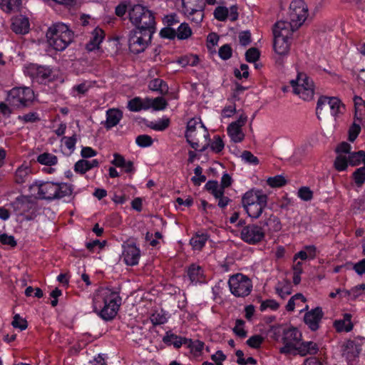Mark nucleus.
<instances>
[{
  "mask_svg": "<svg viewBox=\"0 0 365 365\" xmlns=\"http://www.w3.org/2000/svg\"><path fill=\"white\" fill-rule=\"evenodd\" d=\"M121 304L118 293L108 287L97 289L93 299L94 312L103 320H112L117 314Z\"/></svg>",
  "mask_w": 365,
  "mask_h": 365,
  "instance_id": "f257e3e1",
  "label": "nucleus"
},
{
  "mask_svg": "<svg viewBox=\"0 0 365 365\" xmlns=\"http://www.w3.org/2000/svg\"><path fill=\"white\" fill-rule=\"evenodd\" d=\"M29 190L36 192L39 198L48 200L69 196L73 191L70 185L52 182H35L29 186Z\"/></svg>",
  "mask_w": 365,
  "mask_h": 365,
  "instance_id": "f03ea898",
  "label": "nucleus"
},
{
  "mask_svg": "<svg viewBox=\"0 0 365 365\" xmlns=\"http://www.w3.org/2000/svg\"><path fill=\"white\" fill-rule=\"evenodd\" d=\"M46 36L51 47L56 51H63L73 41L74 34L66 24L57 23L48 28Z\"/></svg>",
  "mask_w": 365,
  "mask_h": 365,
  "instance_id": "7ed1b4c3",
  "label": "nucleus"
},
{
  "mask_svg": "<svg viewBox=\"0 0 365 365\" xmlns=\"http://www.w3.org/2000/svg\"><path fill=\"white\" fill-rule=\"evenodd\" d=\"M129 20L135 29L155 33V14L142 4H134L129 9Z\"/></svg>",
  "mask_w": 365,
  "mask_h": 365,
  "instance_id": "20e7f679",
  "label": "nucleus"
},
{
  "mask_svg": "<svg viewBox=\"0 0 365 365\" xmlns=\"http://www.w3.org/2000/svg\"><path fill=\"white\" fill-rule=\"evenodd\" d=\"M267 195L258 189L247 191L242 197V205L249 217L258 219L267 206Z\"/></svg>",
  "mask_w": 365,
  "mask_h": 365,
  "instance_id": "39448f33",
  "label": "nucleus"
},
{
  "mask_svg": "<svg viewBox=\"0 0 365 365\" xmlns=\"http://www.w3.org/2000/svg\"><path fill=\"white\" fill-rule=\"evenodd\" d=\"M294 31L286 21H277L273 29L274 49L279 55H285L289 50V39Z\"/></svg>",
  "mask_w": 365,
  "mask_h": 365,
  "instance_id": "423d86ee",
  "label": "nucleus"
},
{
  "mask_svg": "<svg viewBox=\"0 0 365 365\" xmlns=\"http://www.w3.org/2000/svg\"><path fill=\"white\" fill-rule=\"evenodd\" d=\"M34 93L29 87L13 88L8 93L6 101L14 109L29 107L33 102Z\"/></svg>",
  "mask_w": 365,
  "mask_h": 365,
  "instance_id": "0eeeda50",
  "label": "nucleus"
},
{
  "mask_svg": "<svg viewBox=\"0 0 365 365\" xmlns=\"http://www.w3.org/2000/svg\"><path fill=\"white\" fill-rule=\"evenodd\" d=\"M208 136L207 130L200 119L192 118L187 122L185 138L193 149L197 150L201 140L202 138L206 140Z\"/></svg>",
  "mask_w": 365,
  "mask_h": 365,
  "instance_id": "6e6552de",
  "label": "nucleus"
},
{
  "mask_svg": "<svg viewBox=\"0 0 365 365\" xmlns=\"http://www.w3.org/2000/svg\"><path fill=\"white\" fill-rule=\"evenodd\" d=\"M343 105L336 97L321 96L317 101L316 114L319 120L325 118L329 115L336 116L341 113Z\"/></svg>",
  "mask_w": 365,
  "mask_h": 365,
  "instance_id": "1a4fd4ad",
  "label": "nucleus"
},
{
  "mask_svg": "<svg viewBox=\"0 0 365 365\" xmlns=\"http://www.w3.org/2000/svg\"><path fill=\"white\" fill-rule=\"evenodd\" d=\"M294 94L304 101H311L314 94V82L304 73H299L297 78L290 81Z\"/></svg>",
  "mask_w": 365,
  "mask_h": 365,
  "instance_id": "9d476101",
  "label": "nucleus"
},
{
  "mask_svg": "<svg viewBox=\"0 0 365 365\" xmlns=\"http://www.w3.org/2000/svg\"><path fill=\"white\" fill-rule=\"evenodd\" d=\"M307 16L308 8L304 0H293L289 6V21H287L290 25V29L297 30L305 21Z\"/></svg>",
  "mask_w": 365,
  "mask_h": 365,
  "instance_id": "9b49d317",
  "label": "nucleus"
},
{
  "mask_svg": "<svg viewBox=\"0 0 365 365\" xmlns=\"http://www.w3.org/2000/svg\"><path fill=\"white\" fill-rule=\"evenodd\" d=\"M228 285L231 293L237 297H245L252 289L251 279L241 273L232 275L228 280Z\"/></svg>",
  "mask_w": 365,
  "mask_h": 365,
  "instance_id": "f8f14e48",
  "label": "nucleus"
},
{
  "mask_svg": "<svg viewBox=\"0 0 365 365\" xmlns=\"http://www.w3.org/2000/svg\"><path fill=\"white\" fill-rule=\"evenodd\" d=\"M153 34L139 29L131 31L128 38L130 51L135 54L144 51L150 43Z\"/></svg>",
  "mask_w": 365,
  "mask_h": 365,
  "instance_id": "ddd939ff",
  "label": "nucleus"
},
{
  "mask_svg": "<svg viewBox=\"0 0 365 365\" xmlns=\"http://www.w3.org/2000/svg\"><path fill=\"white\" fill-rule=\"evenodd\" d=\"M264 237L265 231L263 227L257 224H249L242 227L240 230V239L249 245L258 244Z\"/></svg>",
  "mask_w": 365,
  "mask_h": 365,
  "instance_id": "4468645a",
  "label": "nucleus"
},
{
  "mask_svg": "<svg viewBox=\"0 0 365 365\" xmlns=\"http://www.w3.org/2000/svg\"><path fill=\"white\" fill-rule=\"evenodd\" d=\"M301 340L302 334L297 329L292 327L284 329L281 339L284 346L279 348V352L286 355L294 353L295 346Z\"/></svg>",
  "mask_w": 365,
  "mask_h": 365,
  "instance_id": "2eb2a0df",
  "label": "nucleus"
},
{
  "mask_svg": "<svg viewBox=\"0 0 365 365\" xmlns=\"http://www.w3.org/2000/svg\"><path fill=\"white\" fill-rule=\"evenodd\" d=\"M351 150V145L346 143L342 142L339 143L335 149L337 156L334 161V168L338 171L345 170L349 164L347 153Z\"/></svg>",
  "mask_w": 365,
  "mask_h": 365,
  "instance_id": "dca6fc26",
  "label": "nucleus"
},
{
  "mask_svg": "<svg viewBox=\"0 0 365 365\" xmlns=\"http://www.w3.org/2000/svg\"><path fill=\"white\" fill-rule=\"evenodd\" d=\"M140 251L134 244H128L123 246L122 257L127 265L134 266L138 263Z\"/></svg>",
  "mask_w": 365,
  "mask_h": 365,
  "instance_id": "f3484780",
  "label": "nucleus"
},
{
  "mask_svg": "<svg viewBox=\"0 0 365 365\" xmlns=\"http://www.w3.org/2000/svg\"><path fill=\"white\" fill-rule=\"evenodd\" d=\"M361 350V343L356 340H348L342 345V355L349 361L358 357Z\"/></svg>",
  "mask_w": 365,
  "mask_h": 365,
  "instance_id": "a211bd4d",
  "label": "nucleus"
},
{
  "mask_svg": "<svg viewBox=\"0 0 365 365\" xmlns=\"http://www.w3.org/2000/svg\"><path fill=\"white\" fill-rule=\"evenodd\" d=\"M323 315L322 308L316 307L305 314L304 320L311 330L316 331L319 328V322Z\"/></svg>",
  "mask_w": 365,
  "mask_h": 365,
  "instance_id": "6ab92c4d",
  "label": "nucleus"
},
{
  "mask_svg": "<svg viewBox=\"0 0 365 365\" xmlns=\"http://www.w3.org/2000/svg\"><path fill=\"white\" fill-rule=\"evenodd\" d=\"M105 38V33L103 29L99 27L95 28L91 33L88 42L86 44V49L88 51H93L98 49L100 44Z\"/></svg>",
  "mask_w": 365,
  "mask_h": 365,
  "instance_id": "aec40b11",
  "label": "nucleus"
},
{
  "mask_svg": "<svg viewBox=\"0 0 365 365\" xmlns=\"http://www.w3.org/2000/svg\"><path fill=\"white\" fill-rule=\"evenodd\" d=\"M29 19L24 16L19 15L11 19V28L17 34H25L29 31Z\"/></svg>",
  "mask_w": 365,
  "mask_h": 365,
  "instance_id": "412c9836",
  "label": "nucleus"
},
{
  "mask_svg": "<svg viewBox=\"0 0 365 365\" xmlns=\"http://www.w3.org/2000/svg\"><path fill=\"white\" fill-rule=\"evenodd\" d=\"M319 351L317 344L313 341L298 342L294 348V353L292 354H299L301 356H305L308 354L314 355Z\"/></svg>",
  "mask_w": 365,
  "mask_h": 365,
  "instance_id": "4be33fe9",
  "label": "nucleus"
},
{
  "mask_svg": "<svg viewBox=\"0 0 365 365\" xmlns=\"http://www.w3.org/2000/svg\"><path fill=\"white\" fill-rule=\"evenodd\" d=\"M34 78L40 83L46 84L53 80L54 76L51 68L46 66H37L33 68Z\"/></svg>",
  "mask_w": 365,
  "mask_h": 365,
  "instance_id": "5701e85b",
  "label": "nucleus"
},
{
  "mask_svg": "<svg viewBox=\"0 0 365 365\" xmlns=\"http://www.w3.org/2000/svg\"><path fill=\"white\" fill-rule=\"evenodd\" d=\"M192 0H182V5L191 20L196 24H199L202 21L204 14L202 6H197L196 7H192L190 5Z\"/></svg>",
  "mask_w": 365,
  "mask_h": 365,
  "instance_id": "b1692460",
  "label": "nucleus"
},
{
  "mask_svg": "<svg viewBox=\"0 0 365 365\" xmlns=\"http://www.w3.org/2000/svg\"><path fill=\"white\" fill-rule=\"evenodd\" d=\"M99 164V161L97 159L92 160L81 159L75 163L74 170L75 172L83 175L91 169L98 167Z\"/></svg>",
  "mask_w": 365,
  "mask_h": 365,
  "instance_id": "393cba45",
  "label": "nucleus"
},
{
  "mask_svg": "<svg viewBox=\"0 0 365 365\" xmlns=\"http://www.w3.org/2000/svg\"><path fill=\"white\" fill-rule=\"evenodd\" d=\"M106 116L105 127L107 129H110L118 124L123 117V113L118 109H109L106 112Z\"/></svg>",
  "mask_w": 365,
  "mask_h": 365,
  "instance_id": "a878e982",
  "label": "nucleus"
},
{
  "mask_svg": "<svg viewBox=\"0 0 365 365\" xmlns=\"http://www.w3.org/2000/svg\"><path fill=\"white\" fill-rule=\"evenodd\" d=\"M187 276L192 283L202 281L203 271L200 266L195 264H191L187 269Z\"/></svg>",
  "mask_w": 365,
  "mask_h": 365,
  "instance_id": "bb28decb",
  "label": "nucleus"
},
{
  "mask_svg": "<svg viewBox=\"0 0 365 365\" xmlns=\"http://www.w3.org/2000/svg\"><path fill=\"white\" fill-rule=\"evenodd\" d=\"M31 170L29 166L22 165L16 170L15 173V182L18 184H22L26 182L30 177Z\"/></svg>",
  "mask_w": 365,
  "mask_h": 365,
  "instance_id": "cd10ccee",
  "label": "nucleus"
},
{
  "mask_svg": "<svg viewBox=\"0 0 365 365\" xmlns=\"http://www.w3.org/2000/svg\"><path fill=\"white\" fill-rule=\"evenodd\" d=\"M262 223L263 227H267L271 232H278L282 229L279 219L274 215H270Z\"/></svg>",
  "mask_w": 365,
  "mask_h": 365,
  "instance_id": "c85d7f7f",
  "label": "nucleus"
},
{
  "mask_svg": "<svg viewBox=\"0 0 365 365\" xmlns=\"http://www.w3.org/2000/svg\"><path fill=\"white\" fill-rule=\"evenodd\" d=\"M316 256V247L313 245L306 246L304 250L296 253L294 256V261L297 259L306 260L307 259H314Z\"/></svg>",
  "mask_w": 365,
  "mask_h": 365,
  "instance_id": "c756f323",
  "label": "nucleus"
},
{
  "mask_svg": "<svg viewBox=\"0 0 365 365\" xmlns=\"http://www.w3.org/2000/svg\"><path fill=\"white\" fill-rule=\"evenodd\" d=\"M227 133L235 143H240L245 138L242 128L235 125V124H230L227 127Z\"/></svg>",
  "mask_w": 365,
  "mask_h": 365,
  "instance_id": "7c9ffc66",
  "label": "nucleus"
},
{
  "mask_svg": "<svg viewBox=\"0 0 365 365\" xmlns=\"http://www.w3.org/2000/svg\"><path fill=\"white\" fill-rule=\"evenodd\" d=\"M128 108L131 111L138 112L149 108L150 105L146 103V99L143 101L141 98L136 97L128 101Z\"/></svg>",
  "mask_w": 365,
  "mask_h": 365,
  "instance_id": "2f4dec72",
  "label": "nucleus"
},
{
  "mask_svg": "<svg viewBox=\"0 0 365 365\" xmlns=\"http://www.w3.org/2000/svg\"><path fill=\"white\" fill-rule=\"evenodd\" d=\"M148 87L150 90L158 91L161 94H165L168 91L166 83L160 78H155L149 82Z\"/></svg>",
  "mask_w": 365,
  "mask_h": 365,
  "instance_id": "473e14b6",
  "label": "nucleus"
},
{
  "mask_svg": "<svg viewBox=\"0 0 365 365\" xmlns=\"http://www.w3.org/2000/svg\"><path fill=\"white\" fill-rule=\"evenodd\" d=\"M21 4V0H0V7L6 13L18 11Z\"/></svg>",
  "mask_w": 365,
  "mask_h": 365,
  "instance_id": "72a5a7b5",
  "label": "nucleus"
},
{
  "mask_svg": "<svg viewBox=\"0 0 365 365\" xmlns=\"http://www.w3.org/2000/svg\"><path fill=\"white\" fill-rule=\"evenodd\" d=\"M208 237L206 234H196L193 236L190 243L195 250H201L205 245Z\"/></svg>",
  "mask_w": 365,
  "mask_h": 365,
  "instance_id": "f704fd0d",
  "label": "nucleus"
},
{
  "mask_svg": "<svg viewBox=\"0 0 365 365\" xmlns=\"http://www.w3.org/2000/svg\"><path fill=\"white\" fill-rule=\"evenodd\" d=\"M37 161L42 165L51 166L57 164L58 158L51 153H43L38 156Z\"/></svg>",
  "mask_w": 365,
  "mask_h": 365,
  "instance_id": "c9c22d12",
  "label": "nucleus"
},
{
  "mask_svg": "<svg viewBox=\"0 0 365 365\" xmlns=\"http://www.w3.org/2000/svg\"><path fill=\"white\" fill-rule=\"evenodd\" d=\"M163 341L168 344H173L175 348H180L185 341V339L178 336L173 334H168L163 337Z\"/></svg>",
  "mask_w": 365,
  "mask_h": 365,
  "instance_id": "e433bc0d",
  "label": "nucleus"
},
{
  "mask_svg": "<svg viewBox=\"0 0 365 365\" xmlns=\"http://www.w3.org/2000/svg\"><path fill=\"white\" fill-rule=\"evenodd\" d=\"M146 103H149L150 107H152L155 110H164L168 106L167 101L163 97H157L154 99L147 98Z\"/></svg>",
  "mask_w": 365,
  "mask_h": 365,
  "instance_id": "4c0bfd02",
  "label": "nucleus"
},
{
  "mask_svg": "<svg viewBox=\"0 0 365 365\" xmlns=\"http://www.w3.org/2000/svg\"><path fill=\"white\" fill-rule=\"evenodd\" d=\"M349 164L351 166H356L362 162L363 157H364V151L359 150L358 152L347 153Z\"/></svg>",
  "mask_w": 365,
  "mask_h": 365,
  "instance_id": "58836bf2",
  "label": "nucleus"
},
{
  "mask_svg": "<svg viewBox=\"0 0 365 365\" xmlns=\"http://www.w3.org/2000/svg\"><path fill=\"white\" fill-rule=\"evenodd\" d=\"M178 39H187L192 35V30L187 23H182L177 29Z\"/></svg>",
  "mask_w": 365,
  "mask_h": 365,
  "instance_id": "ea45409f",
  "label": "nucleus"
},
{
  "mask_svg": "<svg viewBox=\"0 0 365 365\" xmlns=\"http://www.w3.org/2000/svg\"><path fill=\"white\" fill-rule=\"evenodd\" d=\"M353 178L358 187L365 182V166L357 168L353 173Z\"/></svg>",
  "mask_w": 365,
  "mask_h": 365,
  "instance_id": "a19ab883",
  "label": "nucleus"
},
{
  "mask_svg": "<svg viewBox=\"0 0 365 365\" xmlns=\"http://www.w3.org/2000/svg\"><path fill=\"white\" fill-rule=\"evenodd\" d=\"M210 146L213 152L219 153L223 150L225 144L220 135H215Z\"/></svg>",
  "mask_w": 365,
  "mask_h": 365,
  "instance_id": "79ce46f5",
  "label": "nucleus"
},
{
  "mask_svg": "<svg viewBox=\"0 0 365 365\" xmlns=\"http://www.w3.org/2000/svg\"><path fill=\"white\" fill-rule=\"evenodd\" d=\"M195 176L191 178L192 182L195 185H200L202 182L206 180L205 175H202V168L200 166H197L194 170Z\"/></svg>",
  "mask_w": 365,
  "mask_h": 365,
  "instance_id": "37998d69",
  "label": "nucleus"
},
{
  "mask_svg": "<svg viewBox=\"0 0 365 365\" xmlns=\"http://www.w3.org/2000/svg\"><path fill=\"white\" fill-rule=\"evenodd\" d=\"M134 4L130 2H121L115 9V14L119 17H123L127 12L129 14V9Z\"/></svg>",
  "mask_w": 365,
  "mask_h": 365,
  "instance_id": "c03bdc74",
  "label": "nucleus"
},
{
  "mask_svg": "<svg viewBox=\"0 0 365 365\" xmlns=\"http://www.w3.org/2000/svg\"><path fill=\"white\" fill-rule=\"evenodd\" d=\"M229 9L225 6H217L214 11V16L216 19L220 21H225L228 17Z\"/></svg>",
  "mask_w": 365,
  "mask_h": 365,
  "instance_id": "a18cd8bd",
  "label": "nucleus"
},
{
  "mask_svg": "<svg viewBox=\"0 0 365 365\" xmlns=\"http://www.w3.org/2000/svg\"><path fill=\"white\" fill-rule=\"evenodd\" d=\"M267 182L272 187H279L286 184V180L282 175H276L274 177L269 178Z\"/></svg>",
  "mask_w": 365,
  "mask_h": 365,
  "instance_id": "49530a36",
  "label": "nucleus"
},
{
  "mask_svg": "<svg viewBox=\"0 0 365 365\" xmlns=\"http://www.w3.org/2000/svg\"><path fill=\"white\" fill-rule=\"evenodd\" d=\"M153 142L152 138L148 135H140L135 139L136 144L141 148L149 147Z\"/></svg>",
  "mask_w": 365,
  "mask_h": 365,
  "instance_id": "de8ad7c7",
  "label": "nucleus"
},
{
  "mask_svg": "<svg viewBox=\"0 0 365 365\" xmlns=\"http://www.w3.org/2000/svg\"><path fill=\"white\" fill-rule=\"evenodd\" d=\"M245 322L242 319H237L235 326L232 329L233 332L241 338H245L247 336V331L244 329Z\"/></svg>",
  "mask_w": 365,
  "mask_h": 365,
  "instance_id": "09e8293b",
  "label": "nucleus"
},
{
  "mask_svg": "<svg viewBox=\"0 0 365 365\" xmlns=\"http://www.w3.org/2000/svg\"><path fill=\"white\" fill-rule=\"evenodd\" d=\"M242 159L247 163L257 165L259 164V159L255 156L250 151L245 150L241 155Z\"/></svg>",
  "mask_w": 365,
  "mask_h": 365,
  "instance_id": "8fccbe9b",
  "label": "nucleus"
},
{
  "mask_svg": "<svg viewBox=\"0 0 365 365\" xmlns=\"http://www.w3.org/2000/svg\"><path fill=\"white\" fill-rule=\"evenodd\" d=\"M298 197L304 201H309L313 197V192L308 187H302L298 190Z\"/></svg>",
  "mask_w": 365,
  "mask_h": 365,
  "instance_id": "3c124183",
  "label": "nucleus"
},
{
  "mask_svg": "<svg viewBox=\"0 0 365 365\" xmlns=\"http://www.w3.org/2000/svg\"><path fill=\"white\" fill-rule=\"evenodd\" d=\"M264 341V338L259 334L251 336L247 341V344L254 349H258Z\"/></svg>",
  "mask_w": 365,
  "mask_h": 365,
  "instance_id": "603ef678",
  "label": "nucleus"
},
{
  "mask_svg": "<svg viewBox=\"0 0 365 365\" xmlns=\"http://www.w3.org/2000/svg\"><path fill=\"white\" fill-rule=\"evenodd\" d=\"M11 324L14 328H19L21 330H24L28 327L26 320L21 318L18 314L14 315Z\"/></svg>",
  "mask_w": 365,
  "mask_h": 365,
  "instance_id": "864d4df0",
  "label": "nucleus"
},
{
  "mask_svg": "<svg viewBox=\"0 0 365 365\" xmlns=\"http://www.w3.org/2000/svg\"><path fill=\"white\" fill-rule=\"evenodd\" d=\"M170 120L168 118L160 120L156 123H151L150 128L154 130L163 131L169 126Z\"/></svg>",
  "mask_w": 365,
  "mask_h": 365,
  "instance_id": "5fc2aeb1",
  "label": "nucleus"
},
{
  "mask_svg": "<svg viewBox=\"0 0 365 365\" xmlns=\"http://www.w3.org/2000/svg\"><path fill=\"white\" fill-rule=\"evenodd\" d=\"M218 53L222 59L227 60L232 56V49L229 44H225L220 48Z\"/></svg>",
  "mask_w": 365,
  "mask_h": 365,
  "instance_id": "6e6d98bb",
  "label": "nucleus"
},
{
  "mask_svg": "<svg viewBox=\"0 0 365 365\" xmlns=\"http://www.w3.org/2000/svg\"><path fill=\"white\" fill-rule=\"evenodd\" d=\"M259 58V52L256 48H250L245 53V58L248 62H255Z\"/></svg>",
  "mask_w": 365,
  "mask_h": 365,
  "instance_id": "4d7b16f0",
  "label": "nucleus"
},
{
  "mask_svg": "<svg viewBox=\"0 0 365 365\" xmlns=\"http://www.w3.org/2000/svg\"><path fill=\"white\" fill-rule=\"evenodd\" d=\"M160 35L162 38L168 39H174L177 37L175 29L169 26L162 29Z\"/></svg>",
  "mask_w": 365,
  "mask_h": 365,
  "instance_id": "13d9d810",
  "label": "nucleus"
},
{
  "mask_svg": "<svg viewBox=\"0 0 365 365\" xmlns=\"http://www.w3.org/2000/svg\"><path fill=\"white\" fill-rule=\"evenodd\" d=\"M0 242L2 245H9L11 247H16L17 244L14 236L8 235L7 234L5 233L0 235Z\"/></svg>",
  "mask_w": 365,
  "mask_h": 365,
  "instance_id": "bf43d9fd",
  "label": "nucleus"
},
{
  "mask_svg": "<svg viewBox=\"0 0 365 365\" xmlns=\"http://www.w3.org/2000/svg\"><path fill=\"white\" fill-rule=\"evenodd\" d=\"M76 141L77 138L76 134L71 137L64 136L61 139V142L63 143L66 147L71 151L74 150Z\"/></svg>",
  "mask_w": 365,
  "mask_h": 365,
  "instance_id": "052dcab7",
  "label": "nucleus"
},
{
  "mask_svg": "<svg viewBox=\"0 0 365 365\" xmlns=\"http://www.w3.org/2000/svg\"><path fill=\"white\" fill-rule=\"evenodd\" d=\"M279 307V304L274 299H267L262 301L260 305V311L263 312L266 309L269 308L272 310H277Z\"/></svg>",
  "mask_w": 365,
  "mask_h": 365,
  "instance_id": "680f3d73",
  "label": "nucleus"
},
{
  "mask_svg": "<svg viewBox=\"0 0 365 365\" xmlns=\"http://www.w3.org/2000/svg\"><path fill=\"white\" fill-rule=\"evenodd\" d=\"M361 294L359 287H354L350 290L344 289L343 291V298L354 300Z\"/></svg>",
  "mask_w": 365,
  "mask_h": 365,
  "instance_id": "e2e57ef3",
  "label": "nucleus"
},
{
  "mask_svg": "<svg viewBox=\"0 0 365 365\" xmlns=\"http://www.w3.org/2000/svg\"><path fill=\"white\" fill-rule=\"evenodd\" d=\"M236 112V106L234 103L233 100L230 101V104L226 106L222 110V115L223 117L229 118L231 117Z\"/></svg>",
  "mask_w": 365,
  "mask_h": 365,
  "instance_id": "0e129e2a",
  "label": "nucleus"
},
{
  "mask_svg": "<svg viewBox=\"0 0 365 365\" xmlns=\"http://www.w3.org/2000/svg\"><path fill=\"white\" fill-rule=\"evenodd\" d=\"M239 41L240 43L243 46H246L251 42V34L249 31H242L239 34Z\"/></svg>",
  "mask_w": 365,
  "mask_h": 365,
  "instance_id": "69168bd1",
  "label": "nucleus"
},
{
  "mask_svg": "<svg viewBox=\"0 0 365 365\" xmlns=\"http://www.w3.org/2000/svg\"><path fill=\"white\" fill-rule=\"evenodd\" d=\"M248 68H249V67L247 64H242L240 66L241 71L238 69H235V76L237 78H240V79L242 78H247L249 76Z\"/></svg>",
  "mask_w": 365,
  "mask_h": 365,
  "instance_id": "338daca9",
  "label": "nucleus"
},
{
  "mask_svg": "<svg viewBox=\"0 0 365 365\" xmlns=\"http://www.w3.org/2000/svg\"><path fill=\"white\" fill-rule=\"evenodd\" d=\"M163 22L166 26L172 27L177 25L180 21L178 19L176 14H170L165 16Z\"/></svg>",
  "mask_w": 365,
  "mask_h": 365,
  "instance_id": "774afa93",
  "label": "nucleus"
}]
</instances>
